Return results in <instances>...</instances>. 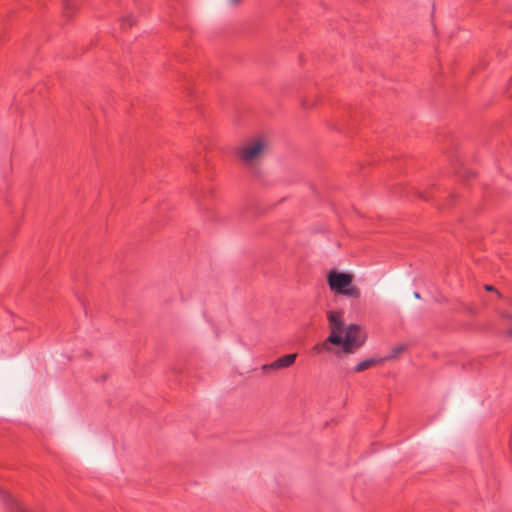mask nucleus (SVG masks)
I'll return each mask as SVG.
<instances>
[{"instance_id":"f257e3e1","label":"nucleus","mask_w":512,"mask_h":512,"mask_svg":"<svg viewBox=\"0 0 512 512\" xmlns=\"http://www.w3.org/2000/svg\"><path fill=\"white\" fill-rule=\"evenodd\" d=\"M327 318L330 334L325 341L314 347L317 352H332L331 346L335 345L339 347L336 355L346 356L364 346L367 334L360 325L351 323L345 326L341 311H328Z\"/></svg>"},{"instance_id":"f03ea898","label":"nucleus","mask_w":512,"mask_h":512,"mask_svg":"<svg viewBox=\"0 0 512 512\" xmlns=\"http://www.w3.org/2000/svg\"><path fill=\"white\" fill-rule=\"evenodd\" d=\"M270 140L264 135H254L245 139L236 149L240 161L249 167L257 165L268 153Z\"/></svg>"},{"instance_id":"7ed1b4c3","label":"nucleus","mask_w":512,"mask_h":512,"mask_svg":"<svg viewBox=\"0 0 512 512\" xmlns=\"http://www.w3.org/2000/svg\"><path fill=\"white\" fill-rule=\"evenodd\" d=\"M327 283L336 294L355 299L360 297V290L353 285V275L350 273L332 270L327 274Z\"/></svg>"},{"instance_id":"20e7f679","label":"nucleus","mask_w":512,"mask_h":512,"mask_svg":"<svg viewBox=\"0 0 512 512\" xmlns=\"http://www.w3.org/2000/svg\"><path fill=\"white\" fill-rule=\"evenodd\" d=\"M297 354H288L272 362L273 370L288 368L295 362Z\"/></svg>"},{"instance_id":"39448f33","label":"nucleus","mask_w":512,"mask_h":512,"mask_svg":"<svg viewBox=\"0 0 512 512\" xmlns=\"http://www.w3.org/2000/svg\"><path fill=\"white\" fill-rule=\"evenodd\" d=\"M381 361H382V359H377V358H370V359L363 360L353 368V372L354 373L363 372L365 370L372 368L373 366L380 363Z\"/></svg>"},{"instance_id":"423d86ee","label":"nucleus","mask_w":512,"mask_h":512,"mask_svg":"<svg viewBox=\"0 0 512 512\" xmlns=\"http://www.w3.org/2000/svg\"><path fill=\"white\" fill-rule=\"evenodd\" d=\"M407 349V346L405 344H400L391 349V353L389 356H387L386 360H394L396 359L401 353H403Z\"/></svg>"},{"instance_id":"0eeeda50","label":"nucleus","mask_w":512,"mask_h":512,"mask_svg":"<svg viewBox=\"0 0 512 512\" xmlns=\"http://www.w3.org/2000/svg\"><path fill=\"white\" fill-rule=\"evenodd\" d=\"M136 22V19L133 15H127L122 18V28L125 29L127 27H132Z\"/></svg>"},{"instance_id":"6e6552de","label":"nucleus","mask_w":512,"mask_h":512,"mask_svg":"<svg viewBox=\"0 0 512 512\" xmlns=\"http://www.w3.org/2000/svg\"><path fill=\"white\" fill-rule=\"evenodd\" d=\"M227 5L232 8H236L241 5L242 0H225Z\"/></svg>"},{"instance_id":"1a4fd4ad","label":"nucleus","mask_w":512,"mask_h":512,"mask_svg":"<svg viewBox=\"0 0 512 512\" xmlns=\"http://www.w3.org/2000/svg\"><path fill=\"white\" fill-rule=\"evenodd\" d=\"M261 369H262L263 371H268V370L273 369L272 363H271V364H265V365H263V366L261 367Z\"/></svg>"},{"instance_id":"9d476101","label":"nucleus","mask_w":512,"mask_h":512,"mask_svg":"<svg viewBox=\"0 0 512 512\" xmlns=\"http://www.w3.org/2000/svg\"><path fill=\"white\" fill-rule=\"evenodd\" d=\"M485 289H486L487 291H495V288H494L493 286H491V285H486V286H485Z\"/></svg>"},{"instance_id":"9b49d317","label":"nucleus","mask_w":512,"mask_h":512,"mask_svg":"<svg viewBox=\"0 0 512 512\" xmlns=\"http://www.w3.org/2000/svg\"><path fill=\"white\" fill-rule=\"evenodd\" d=\"M503 317L508 318V319H511V315H510V314H508V313H504V314H503Z\"/></svg>"},{"instance_id":"f8f14e48","label":"nucleus","mask_w":512,"mask_h":512,"mask_svg":"<svg viewBox=\"0 0 512 512\" xmlns=\"http://www.w3.org/2000/svg\"><path fill=\"white\" fill-rule=\"evenodd\" d=\"M414 297H415V298H417V299H418V298H420L419 293L415 292V293H414Z\"/></svg>"},{"instance_id":"ddd939ff","label":"nucleus","mask_w":512,"mask_h":512,"mask_svg":"<svg viewBox=\"0 0 512 512\" xmlns=\"http://www.w3.org/2000/svg\"><path fill=\"white\" fill-rule=\"evenodd\" d=\"M509 334L512 335V329L509 331Z\"/></svg>"}]
</instances>
